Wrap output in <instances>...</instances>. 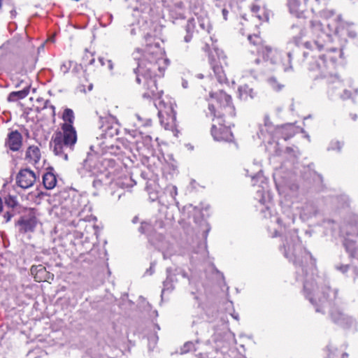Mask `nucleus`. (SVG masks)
Masks as SVG:
<instances>
[{"label":"nucleus","instance_id":"obj_10","mask_svg":"<svg viewBox=\"0 0 358 358\" xmlns=\"http://www.w3.org/2000/svg\"><path fill=\"white\" fill-rule=\"evenodd\" d=\"M37 180V174L29 168H22L19 170L15 177L17 187L27 189L33 187Z\"/></svg>","mask_w":358,"mask_h":358},{"label":"nucleus","instance_id":"obj_33","mask_svg":"<svg viewBox=\"0 0 358 358\" xmlns=\"http://www.w3.org/2000/svg\"><path fill=\"white\" fill-rule=\"evenodd\" d=\"M192 36L190 35V34H187L186 36H185V42H189L192 41Z\"/></svg>","mask_w":358,"mask_h":358},{"label":"nucleus","instance_id":"obj_36","mask_svg":"<svg viewBox=\"0 0 358 358\" xmlns=\"http://www.w3.org/2000/svg\"><path fill=\"white\" fill-rule=\"evenodd\" d=\"M269 123H270V122H269L268 117H266V119H265V122H264V124H265V126H268Z\"/></svg>","mask_w":358,"mask_h":358},{"label":"nucleus","instance_id":"obj_4","mask_svg":"<svg viewBox=\"0 0 358 358\" xmlns=\"http://www.w3.org/2000/svg\"><path fill=\"white\" fill-rule=\"evenodd\" d=\"M283 255L288 260L299 268L305 275L315 269V260L303 245L298 236H287L283 243Z\"/></svg>","mask_w":358,"mask_h":358},{"label":"nucleus","instance_id":"obj_16","mask_svg":"<svg viewBox=\"0 0 358 358\" xmlns=\"http://www.w3.org/2000/svg\"><path fill=\"white\" fill-rule=\"evenodd\" d=\"M31 273L36 282H44L50 279V272L43 265L32 266Z\"/></svg>","mask_w":358,"mask_h":358},{"label":"nucleus","instance_id":"obj_26","mask_svg":"<svg viewBox=\"0 0 358 358\" xmlns=\"http://www.w3.org/2000/svg\"><path fill=\"white\" fill-rule=\"evenodd\" d=\"M239 26H241L239 27L240 31H241L243 34H246L245 29L249 30L252 25L248 20L241 18L239 22Z\"/></svg>","mask_w":358,"mask_h":358},{"label":"nucleus","instance_id":"obj_30","mask_svg":"<svg viewBox=\"0 0 358 358\" xmlns=\"http://www.w3.org/2000/svg\"><path fill=\"white\" fill-rule=\"evenodd\" d=\"M199 22H200V27L205 29H208V23L207 22H205L204 19H201L200 18L199 19Z\"/></svg>","mask_w":358,"mask_h":358},{"label":"nucleus","instance_id":"obj_19","mask_svg":"<svg viewBox=\"0 0 358 358\" xmlns=\"http://www.w3.org/2000/svg\"><path fill=\"white\" fill-rule=\"evenodd\" d=\"M43 183L46 189H53L57 185V176L53 173V168H49L43 174Z\"/></svg>","mask_w":358,"mask_h":358},{"label":"nucleus","instance_id":"obj_31","mask_svg":"<svg viewBox=\"0 0 358 358\" xmlns=\"http://www.w3.org/2000/svg\"><path fill=\"white\" fill-rule=\"evenodd\" d=\"M13 216V214L8 213V211L3 214V217L6 222H9Z\"/></svg>","mask_w":358,"mask_h":358},{"label":"nucleus","instance_id":"obj_35","mask_svg":"<svg viewBox=\"0 0 358 358\" xmlns=\"http://www.w3.org/2000/svg\"><path fill=\"white\" fill-rule=\"evenodd\" d=\"M50 107L52 108V116H55V107L52 105H51Z\"/></svg>","mask_w":358,"mask_h":358},{"label":"nucleus","instance_id":"obj_3","mask_svg":"<svg viewBox=\"0 0 358 358\" xmlns=\"http://www.w3.org/2000/svg\"><path fill=\"white\" fill-rule=\"evenodd\" d=\"M61 118L60 130L56 131L51 140L53 152L57 155H64L67 159L64 148L73 149L77 142V131L73 125L75 121L74 112L71 108L64 109Z\"/></svg>","mask_w":358,"mask_h":358},{"label":"nucleus","instance_id":"obj_23","mask_svg":"<svg viewBox=\"0 0 358 358\" xmlns=\"http://www.w3.org/2000/svg\"><path fill=\"white\" fill-rule=\"evenodd\" d=\"M29 94V87H26L24 89L21 90V91L10 92L8 97V101L9 102L17 101V100L19 99H22L27 97Z\"/></svg>","mask_w":358,"mask_h":358},{"label":"nucleus","instance_id":"obj_41","mask_svg":"<svg viewBox=\"0 0 358 358\" xmlns=\"http://www.w3.org/2000/svg\"><path fill=\"white\" fill-rule=\"evenodd\" d=\"M73 1H80V0H73Z\"/></svg>","mask_w":358,"mask_h":358},{"label":"nucleus","instance_id":"obj_25","mask_svg":"<svg viewBox=\"0 0 358 358\" xmlns=\"http://www.w3.org/2000/svg\"><path fill=\"white\" fill-rule=\"evenodd\" d=\"M4 202L7 206L11 208H15L18 204L17 196L13 195H8L4 197Z\"/></svg>","mask_w":358,"mask_h":358},{"label":"nucleus","instance_id":"obj_21","mask_svg":"<svg viewBox=\"0 0 358 358\" xmlns=\"http://www.w3.org/2000/svg\"><path fill=\"white\" fill-rule=\"evenodd\" d=\"M144 134H145L143 133V131H138L136 130H131V131H128V135L129 136L132 137L134 139H136V145H138L139 144L138 139H140V138L141 139H143L145 145H149L150 144H151V143L152 141V136L150 135L144 136Z\"/></svg>","mask_w":358,"mask_h":358},{"label":"nucleus","instance_id":"obj_11","mask_svg":"<svg viewBox=\"0 0 358 358\" xmlns=\"http://www.w3.org/2000/svg\"><path fill=\"white\" fill-rule=\"evenodd\" d=\"M19 231L22 234L33 232L37 225V217L33 210H30L27 215L21 216L17 221Z\"/></svg>","mask_w":358,"mask_h":358},{"label":"nucleus","instance_id":"obj_39","mask_svg":"<svg viewBox=\"0 0 358 358\" xmlns=\"http://www.w3.org/2000/svg\"><path fill=\"white\" fill-rule=\"evenodd\" d=\"M173 189H174V190L176 192V194H177V187H173Z\"/></svg>","mask_w":358,"mask_h":358},{"label":"nucleus","instance_id":"obj_8","mask_svg":"<svg viewBox=\"0 0 358 358\" xmlns=\"http://www.w3.org/2000/svg\"><path fill=\"white\" fill-rule=\"evenodd\" d=\"M354 236L358 238V220L350 221L345 227L343 246L352 257H355L357 250L355 241L352 239Z\"/></svg>","mask_w":358,"mask_h":358},{"label":"nucleus","instance_id":"obj_28","mask_svg":"<svg viewBox=\"0 0 358 358\" xmlns=\"http://www.w3.org/2000/svg\"><path fill=\"white\" fill-rule=\"evenodd\" d=\"M93 88V84L89 83L87 85V90H91ZM78 89L81 92H87V89L85 88V85L84 84H80L78 87Z\"/></svg>","mask_w":358,"mask_h":358},{"label":"nucleus","instance_id":"obj_5","mask_svg":"<svg viewBox=\"0 0 358 358\" xmlns=\"http://www.w3.org/2000/svg\"><path fill=\"white\" fill-rule=\"evenodd\" d=\"M248 41L249 42L248 51L254 57L255 64H259L264 61L275 62L278 55L275 47L265 41L259 33H248Z\"/></svg>","mask_w":358,"mask_h":358},{"label":"nucleus","instance_id":"obj_14","mask_svg":"<svg viewBox=\"0 0 358 358\" xmlns=\"http://www.w3.org/2000/svg\"><path fill=\"white\" fill-rule=\"evenodd\" d=\"M42 157L40 145H29L24 150V159L27 164L36 166Z\"/></svg>","mask_w":358,"mask_h":358},{"label":"nucleus","instance_id":"obj_37","mask_svg":"<svg viewBox=\"0 0 358 358\" xmlns=\"http://www.w3.org/2000/svg\"><path fill=\"white\" fill-rule=\"evenodd\" d=\"M227 13H228V11H227L226 9H224L223 10V15H224V17L225 19L227 18L226 15H227Z\"/></svg>","mask_w":358,"mask_h":358},{"label":"nucleus","instance_id":"obj_18","mask_svg":"<svg viewBox=\"0 0 358 358\" xmlns=\"http://www.w3.org/2000/svg\"><path fill=\"white\" fill-rule=\"evenodd\" d=\"M251 10L255 17L258 18L262 22H268L270 12L268 11L265 7H262V6L253 4L252 5Z\"/></svg>","mask_w":358,"mask_h":358},{"label":"nucleus","instance_id":"obj_7","mask_svg":"<svg viewBox=\"0 0 358 358\" xmlns=\"http://www.w3.org/2000/svg\"><path fill=\"white\" fill-rule=\"evenodd\" d=\"M304 290L309 301L313 304L331 303L336 298V292L329 286L321 287L314 295H311L310 291L308 290L306 285Z\"/></svg>","mask_w":358,"mask_h":358},{"label":"nucleus","instance_id":"obj_17","mask_svg":"<svg viewBox=\"0 0 358 358\" xmlns=\"http://www.w3.org/2000/svg\"><path fill=\"white\" fill-rule=\"evenodd\" d=\"M348 355L343 346L330 345L327 346V358H348Z\"/></svg>","mask_w":358,"mask_h":358},{"label":"nucleus","instance_id":"obj_22","mask_svg":"<svg viewBox=\"0 0 358 358\" xmlns=\"http://www.w3.org/2000/svg\"><path fill=\"white\" fill-rule=\"evenodd\" d=\"M288 6L290 13L296 17H301L304 13V6L299 0H289Z\"/></svg>","mask_w":358,"mask_h":358},{"label":"nucleus","instance_id":"obj_13","mask_svg":"<svg viewBox=\"0 0 358 358\" xmlns=\"http://www.w3.org/2000/svg\"><path fill=\"white\" fill-rule=\"evenodd\" d=\"M296 132L297 129L296 126L289 123L288 124L276 126L273 131L272 137L273 140L277 141L280 139L287 141L295 136Z\"/></svg>","mask_w":358,"mask_h":358},{"label":"nucleus","instance_id":"obj_2","mask_svg":"<svg viewBox=\"0 0 358 358\" xmlns=\"http://www.w3.org/2000/svg\"><path fill=\"white\" fill-rule=\"evenodd\" d=\"M132 56L138 63L136 80L141 85L142 96L148 99H160L164 91L157 85V78L164 75L168 63L155 36L147 34L142 46L136 48Z\"/></svg>","mask_w":358,"mask_h":358},{"label":"nucleus","instance_id":"obj_15","mask_svg":"<svg viewBox=\"0 0 358 358\" xmlns=\"http://www.w3.org/2000/svg\"><path fill=\"white\" fill-rule=\"evenodd\" d=\"M159 122L165 129L171 130L176 126V113L171 110L170 113H164L162 111L158 113Z\"/></svg>","mask_w":358,"mask_h":358},{"label":"nucleus","instance_id":"obj_24","mask_svg":"<svg viewBox=\"0 0 358 358\" xmlns=\"http://www.w3.org/2000/svg\"><path fill=\"white\" fill-rule=\"evenodd\" d=\"M238 92V98L241 99L247 100L248 98L254 97L253 90L249 87L248 85H240Z\"/></svg>","mask_w":358,"mask_h":358},{"label":"nucleus","instance_id":"obj_40","mask_svg":"<svg viewBox=\"0 0 358 358\" xmlns=\"http://www.w3.org/2000/svg\"><path fill=\"white\" fill-rule=\"evenodd\" d=\"M22 69H24V64L23 63V61H22Z\"/></svg>","mask_w":358,"mask_h":358},{"label":"nucleus","instance_id":"obj_1","mask_svg":"<svg viewBox=\"0 0 358 358\" xmlns=\"http://www.w3.org/2000/svg\"><path fill=\"white\" fill-rule=\"evenodd\" d=\"M306 34L313 40V43L307 41L303 43L307 50L303 52V57L307 60L311 78L324 79L327 85H333L332 88L341 87L342 80L334 73V70L342 51L330 47L331 36L325 31L324 23L317 18L311 20Z\"/></svg>","mask_w":358,"mask_h":358},{"label":"nucleus","instance_id":"obj_38","mask_svg":"<svg viewBox=\"0 0 358 358\" xmlns=\"http://www.w3.org/2000/svg\"><path fill=\"white\" fill-rule=\"evenodd\" d=\"M2 6H3V4H2V0H0V10H1V8H2Z\"/></svg>","mask_w":358,"mask_h":358},{"label":"nucleus","instance_id":"obj_32","mask_svg":"<svg viewBox=\"0 0 358 358\" xmlns=\"http://www.w3.org/2000/svg\"><path fill=\"white\" fill-rule=\"evenodd\" d=\"M10 17L11 18H15V16L17 15V13L16 11V9L14 7L13 5H12V8L10 9Z\"/></svg>","mask_w":358,"mask_h":358},{"label":"nucleus","instance_id":"obj_6","mask_svg":"<svg viewBox=\"0 0 358 358\" xmlns=\"http://www.w3.org/2000/svg\"><path fill=\"white\" fill-rule=\"evenodd\" d=\"M208 108L210 115L216 120L233 117L236 115V108L232 103V97L224 91L211 94V100Z\"/></svg>","mask_w":358,"mask_h":358},{"label":"nucleus","instance_id":"obj_34","mask_svg":"<svg viewBox=\"0 0 358 358\" xmlns=\"http://www.w3.org/2000/svg\"><path fill=\"white\" fill-rule=\"evenodd\" d=\"M3 210V201H2L1 198L0 197V214H1Z\"/></svg>","mask_w":358,"mask_h":358},{"label":"nucleus","instance_id":"obj_29","mask_svg":"<svg viewBox=\"0 0 358 358\" xmlns=\"http://www.w3.org/2000/svg\"><path fill=\"white\" fill-rule=\"evenodd\" d=\"M269 83L271 85V87H273V89L276 90H280L282 87V85L280 84H278L277 83V80H275V79H274V78L270 79Z\"/></svg>","mask_w":358,"mask_h":358},{"label":"nucleus","instance_id":"obj_9","mask_svg":"<svg viewBox=\"0 0 358 358\" xmlns=\"http://www.w3.org/2000/svg\"><path fill=\"white\" fill-rule=\"evenodd\" d=\"M222 120H217L211 127V135L215 141L224 142L234 141V135L229 126L222 122Z\"/></svg>","mask_w":358,"mask_h":358},{"label":"nucleus","instance_id":"obj_27","mask_svg":"<svg viewBox=\"0 0 358 358\" xmlns=\"http://www.w3.org/2000/svg\"><path fill=\"white\" fill-rule=\"evenodd\" d=\"M83 62L85 64H93L94 62V57L93 54L88 50H85L83 57Z\"/></svg>","mask_w":358,"mask_h":358},{"label":"nucleus","instance_id":"obj_20","mask_svg":"<svg viewBox=\"0 0 358 358\" xmlns=\"http://www.w3.org/2000/svg\"><path fill=\"white\" fill-rule=\"evenodd\" d=\"M211 68L215 74L216 78L220 83H227V78L222 68V66L220 64L219 62L216 60H211L210 62Z\"/></svg>","mask_w":358,"mask_h":358},{"label":"nucleus","instance_id":"obj_12","mask_svg":"<svg viewBox=\"0 0 358 358\" xmlns=\"http://www.w3.org/2000/svg\"><path fill=\"white\" fill-rule=\"evenodd\" d=\"M4 145L9 150L17 152L23 145V136L18 130L10 131L4 141Z\"/></svg>","mask_w":358,"mask_h":358}]
</instances>
